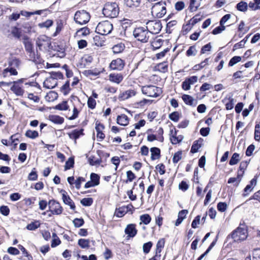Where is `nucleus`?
Returning <instances> with one entry per match:
<instances>
[{
	"instance_id": "1",
	"label": "nucleus",
	"mask_w": 260,
	"mask_h": 260,
	"mask_svg": "<svg viewBox=\"0 0 260 260\" xmlns=\"http://www.w3.org/2000/svg\"><path fill=\"white\" fill-rule=\"evenodd\" d=\"M119 12V7L116 3H107L103 9V13L104 16L111 18L116 17Z\"/></svg>"
},
{
	"instance_id": "2",
	"label": "nucleus",
	"mask_w": 260,
	"mask_h": 260,
	"mask_svg": "<svg viewBox=\"0 0 260 260\" xmlns=\"http://www.w3.org/2000/svg\"><path fill=\"white\" fill-rule=\"evenodd\" d=\"M166 3L165 2H157L152 6L151 13L154 17L162 18L166 14Z\"/></svg>"
},
{
	"instance_id": "3",
	"label": "nucleus",
	"mask_w": 260,
	"mask_h": 260,
	"mask_svg": "<svg viewBox=\"0 0 260 260\" xmlns=\"http://www.w3.org/2000/svg\"><path fill=\"white\" fill-rule=\"evenodd\" d=\"M248 232L245 225L239 226L231 234V237L235 242H240L246 239Z\"/></svg>"
},
{
	"instance_id": "4",
	"label": "nucleus",
	"mask_w": 260,
	"mask_h": 260,
	"mask_svg": "<svg viewBox=\"0 0 260 260\" xmlns=\"http://www.w3.org/2000/svg\"><path fill=\"white\" fill-rule=\"evenodd\" d=\"M133 36L135 39L142 43L147 42L150 37L148 30L143 27L136 28L133 31Z\"/></svg>"
},
{
	"instance_id": "5",
	"label": "nucleus",
	"mask_w": 260,
	"mask_h": 260,
	"mask_svg": "<svg viewBox=\"0 0 260 260\" xmlns=\"http://www.w3.org/2000/svg\"><path fill=\"white\" fill-rule=\"evenodd\" d=\"M62 74L60 72H52L51 76L43 82V86L47 89H52L57 84L58 79H62Z\"/></svg>"
},
{
	"instance_id": "6",
	"label": "nucleus",
	"mask_w": 260,
	"mask_h": 260,
	"mask_svg": "<svg viewBox=\"0 0 260 260\" xmlns=\"http://www.w3.org/2000/svg\"><path fill=\"white\" fill-rule=\"evenodd\" d=\"M113 29L112 24L108 21L100 22L98 24L95 31L102 35H107L110 34Z\"/></svg>"
},
{
	"instance_id": "7",
	"label": "nucleus",
	"mask_w": 260,
	"mask_h": 260,
	"mask_svg": "<svg viewBox=\"0 0 260 260\" xmlns=\"http://www.w3.org/2000/svg\"><path fill=\"white\" fill-rule=\"evenodd\" d=\"M141 91L143 94L150 97H157L161 93V89L153 85L143 86Z\"/></svg>"
},
{
	"instance_id": "8",
	"label": "nucleus",
	"mask_w": 260,
	"mask_h": 260,
	"mask_svg": "<svg viewBox=\"0 0 260 260\" xmlns=\"http://www.w3.org/2000/svg\"><path fill=\"white\" fill-rule=\"evenodd\" d=\"M89 14L85 10H79L76 12L74 20L77 23L83 25L87 23L90 20Z\"/></svg>"
},
{
	"instance_id": "9",
	"label": "nucleus",
	"mask_w": 260,
	"mask_h": 260,
	"mask_svg": "<svg viewBox=\"0 0 260 260\" xmlns=\"http://www.w3.org/2000/svg\"><path fill=\"white\" fill-rule=\"evenodd\" d=\"M23 44L25 46V49L29 56V59L34 62H37L39 57L38 55H36L34 49L33 44L31 41L28 38L24 39Z\"/></svg>"
},
{
	"instance_id": "10",
	"label": "nucleus",
	"mask_w": 260,
	"mask_h": 260,
	"mask_svg": "<svg viewBox=\"0 0 260 260\" xmlns=\"http://www.w3.org/2000/svg\"><path fill=\"white\" fill-rule=\"evenodd\" d=\"M36 44L40 50H47L51 46L49 38L45 35L40 36L37 40Z\"/></svg>"
},
{
	"instance_id": "11",
	"label": "nucleus",
	"mask_w": 260,
	"mask_h": 260,
	"mask_svg": "<svg viewBox=\"0 0 260 260\" xmlns=\"http://www.w3.org/2000/svg\"><path fill=\"white\" fill-rule=\"evenodd\" d=\"M146 27L148 31L152 34H157L159 32L161 29V24L158 21H149L146 24Z\"/></svg>"
},
{
	"instance_id": "12",
	"label": "nucleus",
	"mask_w": 260,
	"mask_h": 260,
	"mask_svg": "<svg viewBox=\"0 0 260 260\" xmlns=\"http://www.w3.org/2000/svg\"><path fill=\"white\" fill-rule=\"evenodd\" d=\"M48 205L49 210L53 214L59 215L61 214L63 209L58 202L54 200H51L49 202Z\"/></svg>"
},
{
	"instance_id": "13",
	"label": "nucleus",
	"mask_w": 260,
	"mask_h": 260,
	"mask_svg": "<svg viewBox=\"0 0 260 260\" xmlns=\"http://www.w3.org/2000/svg\"><path fill=\"white\" fill-rule=\"evenodd\" d=\"M124 65V61L118 58L111 61L110 64V68L113 70L121 71L123 69Z\"/></svg>"
},
{
	"instance_id": "14",
	"label": "nucleus",
	"mask_w": 260,
	"mask_h": 260,
	"mask_svg": "<svg viewBox=\"0 0 260 260\" xmlns=\"http://www.w3.org/2000/svg\"><path fill=\"white\" fill-rule=\"evenodd\" d=\"M198 81V77L196 76H191L186 78L182 83V88L184 90L190 89L191 85L194 84Z\"/></svg>"
},
{
	"instance_id": "15",
	"label": "nucleus",
	"mask_w": 260,
	"mask_h": 260,
	"mask_svg": "<svg viewBox=\"0 0 260 260\" xmlns=\"http://www.w3.org/2000/svg\"><path fill=\"white\" fill-rule=\"evenodd\" d=\"M23 79L18 80L17 81H14L13 82V85L11 88V90L17 95L21 96L24 93V90L22 87L19 85V83H22Z\"/></svg>"
},
{
	"instance_id": "16",
	"label": "nucleus",
	"mask_w": 260,
	"mask_h": 260,
	"mask_svg": "<svg viewBox=\"0 0 260 260\" xmlns=\"http://www.w3.org/2000/svg\"><path fill=\"white\" fill-rule=\"evenodd\" d=\"M228 21V14L225 15L220 21V26L215 28L213 31L212 34L214 35H217L220 34L222 31L225 29V26L224 24Z\"/></svg>"
},
{
	"instance_id": "17",
	"label": "nucleus",
	"mask_w": 260,
	"mask_h": 260,
	"mask_svg": "<svg viewBox=\"0 0 260 260\" xmlns=\"http://www.w3.org/2000/svg\"><path fill=\"white\" fill-rule=\"evenodd\" d=\"M124 232L127 235V238L134 237L137 233L136 225L135 224H128L125 229Z\"/></svg>"
},
{
	"instance_id": "18",
	"label": "nucleus",
	"mask_w": 260,
	"mask_h": 260,
	"mask_svg": "<svg viewBox=\"0 0 260 260\" xmlns=\"http://www.w3.org/2000/svg\"><path fill=\"white\" fill-rule=\"evenodd\" d=\"M137 93L135 89H128L121 93L119 95V99L124 101L135 96Z\"/></svg>"
},
{
	"instance_id": "19",
	"label": "nucleus",
	"mask_w": 260,
	"mask_h": 260,
	"mask_svg": "<svg viewBox=\"0 0 260 260\" xmlns=\"http://www.w3.org/2000/svg\"><path fill=\"white\" fill-rule=\"evenodd\" d=\"M123 77L120 73H112L109 75V80L110 81L119 84L123 80Z\"/></svg>"
},
{
	"instance_id": "20",
	"label": "nucleus",
	"mask_w": 260,
	"mask_h": 260,
	"mask_svg": "<svg viewBox=\"0 0 260 260\" xmlns=\"http://www.w3.org/2000/svg\"><path fill=\"white\" fill-rule=\"evenodd\" d=\"M62 198L63 203L65 204L69 205L71 209L75 210V205L74 203L70 197L67 194V192L63 190L62 191Z\"/></svg>"
},
{
	"instance_id": "21",
	"label": "nucleus",
	"mask_w": 260,
	"mask_h": 260,
	"mask_svg": "<svg viewBox=\"0 0 260 260\" xmlns=\"http://www.w3.org/2000/svg\"><path fill=\"white\" fill-rule=\"evenodd\" d=\"M83 129H76L68 133L69 137L71 139L75 140V143H76V140L78 139L80 136L83 135Z\"/></svg>"
},
{
	"instance_id": "22",
	"label": "nucleus",
	"mask_w": 260,
	"mask_h": 260,
	"mask_svg": "<svg viewBox=\"0 0 260 260\" xmlns=\"http://www.w3.org/2000/svg\"><path fill=\"white\" fill-rule=\"evenodd\" d=\"M151 159L154 160L159 158L160 157V150L158 148L152 147L150 148Z\"/></svg>"
},
{
	"instance_id": "23",
	"label": "nucleus",
	"mask_w": 260,
	"mask_h": 260,
	"mask_svg": "<svg viewBox=\"0 0 260 260\" xmlns=\"http://www.w3.org/2000/svg\"><path fill=\"white\" fill-rule=\"evenodd\" d=\"M128 118L125 114L119 115L117 117V123L121 125H127L128 124Z\"/></svg>"
},
{
	"instance_id": "24",
	"label": "nucleus",
	"mask_w": 260,
	"mask_h": 260,
	"mask_svg": "<svg viewBox=\"0 0 260 260\" xmlns=\"http://www.w3.org/2000/svg\"><path fill=\"white\" fill-rule=\"evenodd\" d=\"M47 11V9L45 10H37L34 12H27L26 11H21L20 12V14L21 15L26 17H29L30 16L32 15H41L43 13V12Z\"/></svg>"
},
{
	"instance_id": "25",
	"label": "nucleus",
	"mask_w": 260,
	"mask_h": 260,
	"mask_svg": "<svg viewBox=\"0 0 260 260\" xmlns=\"http://www.w3.org/2000/svg\"><path fill=\"white\" fill-rule=\"evenodd\" d=\"M58 98V94L54 91H49L45 96V99L46 101L51 102L54 101Z\"/></svg>"
},
{
	"instance_id": "26",
	"label": "nucleus",
	"mask_w": 260,
	"mask_h": 260,
	"mask_svg": "<svg viewBox=\"0 0 260 260\" xmlns=\"http://www.w3.org/2000/svg\"><path fill=\"white\" fill-rule=\"evenodd\" d=\"M182 99L183 100L184 102L188 105L193 106L195 105L194 104V99L190 95L187 94H183L182 96Z\"/></svg>"
},
{
	"instance_id": "27",
	"label": "nucleus",
	"mask_w": 260,
	"mask_h": 260,
	"mask_svg": "<svg viewBox=\"0 0 260 260\" xmlns=\"http://www.w3.org/2000/svg\"><path fill=\"white\" fill-rule=\"evenodd\" d=\"M202 0H190L189 8L191 11H195L201 5Z\"/></svg>"
},
{
	"instance_id": "28",
	"label": "nucleus",
	"mask_w": 260,
	"mask_h": 260,
	"mask_svg": "<svg viewBox=\"0 0 260 260\" xmlns=\"http://www.w3.org/2000/svg\"><path fill=\"white\" fill-rule=\"evenodd\" d=\"M78 244L82 248H88L90 246V240L89 239H80L78 240Z\"/></svg>"
},
{
	"instance_id": "29",
	"label": "nucleus",
	"mask_w": 260,
	"mask_h": 260,
	"mask_svg": "<svg viewBox=\"0 0 260 260\" xmlns=\"http://www.w3.org/2000/svg\"><path fill=\"white\" fill-rule=\"evenodd\" d=\"M141 0H125V4L129 7L135 8L139 6Z\"/></svg>"
},
{
	"instance_id": "30",
	"label": "nucleus",
	"mask_w": 260,
	"mask_h": 260,
	"mask_svg": "<svg viewBox=\"0 0 260 260\" xmlns=\"http://www.w3.org/2000/svg\"><path fill=\"white\" fill-rule=\"evenodd\" d=\"M90 30L87 27H84L79 29L76 32V35L79 37H84L89 35Z\"/></svg>"
},
{
	"instance_id": "31",
	"label": "nucleus",
	"mask_w": 260,
	"mask_h": 260,
	"mask_svg": "<svg viewBox=\"0 0 260 260\" xmlns=\"http://www.w3.org/2000/svg\"><path fill=\"white\" fill-rule=\"evenodd\" d=\"M125 48V46L123 43H119L114 45L113 48V52L114 53H119L121 52Z\"/></svg>"
},
{
	"instance_id": "32",
	"label": "nucleus",
	"mask_w": 260,
	"mask_h": 260,
	"mask_svg": "<svg viewBox=\"0 0 260 260\" xmlns=\"http://www.w3.org/2000/svg\"><path fill=\"white\" fill-rule=\"evenodd\" d=\"M49 119L55 124H61L63 122V118L57 115H52L49 117Z\"/></svg>"
},
{
	"instance_id": "33",
	"label": "nucleus",
	"mask_w": 260,
	"mask_h": 260,
	"mask_svg": "<svg viewBox=\"0 0 260 260\" xmlns=\"http://www.w3.org/2000/svg\"><path fill=\"white\" fill-rule=\"evenodd\" d=\"M236 8L237 10L240 11L245 12L247 10L248 5L247 3L243 1H241L238 4H237Z\"/></svg>"
},
{
	"instance_id": "34",
	"label": "nucleus",
	"mask_w": 260,
	"mask_h": 260,
	"mask_svg": "<svg viewBox=\"0 0 260 260\" xmlns=\"http://www.w3.org/2000/svg\"><path fill=\"white\" fill-rule=\"evenodd\" d=\"M10 73L11 75H17L18 74L17 71L16 69L13 68H7L5 69L3 73V75L4 77H6L8 75V73Z\"/></svg>"
},
{
	"instance_id": "35",
	"label": "nucleus",
	"mask_w": 260,
	"mask_h": 260,
	"mask_svg": "<svg viewBox=\"0 0 260 260\" xmlns=\"http://www.w3.org/2000/svg\"><path fill=\"white\" fill-rule=\"evenodd\" d=\"M40 226V223L39 221L36 220L28 224L26 226V229L29 231H34L39 228Z\"/></svg>"
},
{
	"instance_id": "36",
	"label": "nucleus",
	"mask_w": 260,
	"mask_h": 260,
	"mask_svg": "<svg viewBox=\"0 0 260 260\" xmlns=\"http://www.w3.org/2000/svg\"><path fill=\"white\" fill-rule=\"evenodd\" d=\"M25 136L30 139H35L39 136L38 132L36 131L27 130L25 134Z\"/></svg>"
},
{
	"instance_id": "37",
	"label": "nucleus",
	"mask_w": 260,
	"mask_h": 260,
	"mask_svg": "<svg viewBox=\"0 0 260 260\" xmlns=\"http://www.w3.org/2000/svg\"><path fill=\"white\" fill-rule=\"evenodd\" d=\"M141 222L140 224L143 223L145 224H148L150 223L151 220L150 216L148 214H145L140 216Z\"/></svg>"
},
{
	"instance_id": "38",
	"label": "nucleus",
	"mask_w": 260,
	"mask_h": 260,
	"mask_svg": "<svg viewBox=\"0 0 260 260\" xmlns=\"http://www.w3.org/2000/svg\"><path fill=\"white\" fill-rule=\"evenodd\" d=\"M240 160V155L237 153H234L230 161L229 164L231 165H234L237 164Z\"/></svg>"
},
{
	"instance_id": "39",
	"label": "nucleus",
	"mask_w": 260,
	"mask_h": 260,
	"mask_svg": "<svg viewBox=\"0 0 260 260\" xmlns=\"http://www.w3.org/2000/svg\"><path fill=\"white\" fill-rule=\"evenodd\" d=\"M165 245V240L164 239H161L156 244V252L160 253L161 251V248L164 247Z\"/></svg>"
},
{
	"instance_id": "40",
	"label": "nucleus",
	"mask_w": 260,
	"mask_h": 260,
	"mask_svg": "<svg viewBox=\"0 0 260 260\" xmlns=\"http://www.w3.org/2000/svg\"><path fill=\"white\" fill-rule=\"evenodd\" d=\"M242 176L238 174L237 177H232L229 179V183H235V185L237 186L241 180Z\"/></svg>"
},
{
	"instance_id": "41",
	"label": "nucleus",
	"mask_w": 260,
	"mask_h": 260,
	"mask_svg": "<svg viewBox=\"0 0 260 260\" xmlns=\"http://www.w3.org/2000/svg\"><path fill=\"white\" fill-rule=\"evenodd\" d=\"M69 106L67 101H63L61 103L55 106V109L59 110H66L68 109Z\"/></svg>"
},
{
	"instance_id": "42",
	"label": "nucleus",
	"mask_w": 260,
	"mask_h": 260,
	"mask_svg": "<svg viewBox=\"0 0 260 260\" xmlns=\"http://www.w3.org/2000/svg\"><path fill=\"white\" fill-rule=\"evenodd\" d=\"M81 204L84 206H90L93 203V200L92 198H83L80 201Z\"/></svg>"
},
{
	"instance_id": "43",
	"label": "nucleus",
	"mask_w": 260,
	"mask_h": 260,
	"mask_svg": "<svg viewBox=\"0 0 260 260\" xmlns=\"http://www.w3.org/2000/svg\"><path fill=\"white\" fill-rule=\"evenodd\" d=\"M74 164V159L73 157H70L66 161L64 166V170H67L72 168Z\"/></svg>"
},
{
	"instance_id": "44",
	"label": "nucleus",
	"mask_w": 260,
	"mask_h": 260,
	"mask_svg": "<svg viewBox=\"0 0 260 260\" xmlns=\"http://www.w3.org/2000/svg\"><path fill=\"white\" fill-rule=\"evenodd\" d=\"M162 44L163 41L160 39H158L152 42L151 45L153 48L156 49L160 48Z\"/></svg>"
},
{
	"instance_id": "45",
	"label": "nucleus",
	"mask_w": 260,
	"mask_h": 260,
	"mask_svg": "<svg viewBox=\"0 0 260 260\" xmlns=\"http://www.w3.org/2000/svg\"><path fill=\"white\" fill-rule=\"evenodd\" d=\"M152 246V243L151 242H148L146 243H144L143 246V252L145 253H149Z\"/></svg>"
},
{
	"instance_id": "46",
	"label": "nucleus",
	"mask_w": 260,
	"mask_h": 260,
	"mask_svg": "<svg viewBox=\"0 0 260 260\" xmlns=\"http://www.w3.org/2000/svg\"><path fill=\"white\" fill-rule=\"evenodd\" d=\"M90 179L91 181L94 183L95 186L99 184L100 177L98 174L91 173L90 175Z\"/></svg>"
},
{
	"instance_id": "47",
	"label": "nucleus",
	"mask_w": 260,
	"mask_h": 260,
	"mask_svg": "<svg viewBox=\"0 0 260 260\" xmlns=\"http://www.w3.org/2000/svg\"><path fill=\"white\" fill-rule=\"evenodd\" d=\"M241 60V57L239 56H235L232 58L229 62V66H233L237 63L240 62Z\"/></svg>"
},
{
	"instance_id": "48",
	"label": "nucleus",
	"mask_w": 260,
	"mask_h": 260,
	"mask_svg": "<svg viewBox=\"0 0 260 260\" xmlns=\"http://www.w3.org/2000/svg\"><path fill=\"white\" fill-rule=\"evenodd\" d=\"M70 83L69 81H68L66 83L62 86L61 88V91L63 93V94H67L70 91Z\"/></svg>"
},
{
	"instance_id": "49",
	"label": "nucleus",
	"mask_w": 260,
	"mask_h": 260,
	"mask_svg": "<svg viewBox=\"0 0 260 260\" xmlns=\"http://www.w3.org/2000/svg\"><path fill=\"white\" fill-rule=\"evenodd\" d=\"M87 105L90 109H93L96 106V101L92 97H89L87 101Z\"/></svg>"
},
{
	"instance_id": "50",
	"label": "nucleus",
	"mask_w": 260,
	"mask_h": 260,
	"mask_svg": "<svg viewBox=\"0 0 260 260\" xmlns=\"http://www.w3.org/2000/svg\"><path fill=\"white\" fill-rule=\"evenodd\" d=\"M169 118L174 122H177L179 119V114L178 112H174L169 115Z\"/></svg>"
},
{
	"instance_id": "51",
	"label": "nucleus",
	"mask_w": 260,
	"mask_h": 260,
	"mask_svg": "<svg viewBox=\"0 0 260 260\" xmlns=\"http://www.w3.org/2000/svg\"><path fill=\"white\" fill-rule=\"evenodd\" d=\"M201 147V144H199L197 141H196L192 145L190 151L193 153H196Z\"/></svg>"
},
{
	"instance_id": "52",
	"label": "nucleus",
	"mask_w": 260,
	"mask_h": 260,
	"mask_svg": "<svg viewBox=\"0 0 260 260\" xmlns=\"http://www.w3.org/2000/svg\"><path fill=\"white\" fill-rule=\"evenodd\" d=\"M0 212L4 216H8L10 213V209L7 206H2L0 207Z\"/></svg>"
},
{
	"instance_id": "53",
	"label": "nucleus",
	"mask_w": 260,
	"mask_h": 260,
	"mask_svg": "<svg viewBox=\"0 0 260 260\" xmlns=\"http://www.w3.org/2000/svg\"><path fill=\"white\" fill-rule=\"evenodd\" d=\"M73 222L76 228L81 226L84 223V220L82 218H75Z\"/></svg>"
},
{
	"instance_id": "54",
	"label": "nucleus",
	"mask_w": 260,
	"mask_h": 260,
	"mask_svg": "<svg viewBox=\"0 0 260 260\" xmlns=\"http://www.w3.org/2000/svg\"><path fill=\"white\" fill-rule=\"evenodd\" d=\"M35 169H34L29 174L28 176V179L29 180L35 181L38 178V175L37 172L35 171Z\"/></svg>"
},
{
	"instance_id": "55",
	"label": "nucleus",
	"mask_w": 260,
	"mask_h": 260,
	"mask_svg": "<svg viewBox=\"0 0 260 260\" xmlns=\"http://www.w3.org/2000/svg\"><path fill=\"white\" fill-rule=\"evenodd\" d=\"M182 152L178 151L176 152L173 157V161L174 163H177L181 159Z\"/></svg>"
},
{
	"instance_id": "56",
	"label": "nucleus",
	"mask_w": 260,
	"mask_h": 260,
	"mask_svg": "<svg viewBox=\"0 0 260 260\" xmlns=\"http://www.w3.org/2000/svg\"><path fill=\"white\" fill-rule=\"evenodd\" d=\"M197 53L196 47L193 46H190L186 51V55L188 56L195 55Z\"/></svg>"
},
{
	"instance_id": "57",
	"label": "nucleus",
	"mask_w": 260,
	"mask_h": 260,
	"mask_svg": "<svg viewBox=\"0 0 260 260\" xmlns=\"http://www.w3.org/2000/svg\"><path fill=\"white\" fill-rule=\"evenodd\" d=\"M253 260H260V248L254 249L253 252Z\"/></svg>"
},
{
	"instance_id": "58",
	"label": "nucleus",
	"mask_w": 260,
	"mask_h": 260,
	"mask_svg": "<svg viewBox=\"0 0 260 260\" xmlns=\"http://www.w3.org/2000/svg\"><path fill=\"white\" fill-rule=\"evenodd\" d=\"M227 205L225 203L220 202L217 204V209L219 211L224 212L226 210Z\"/></svg>"
},
{
	"instance_id": "59",
	"label": "nucleus",
	"mask_w": 260,
	"mask_h": 260,
	"mask_svg": "<svg viewBox=\"0 0 260 260\" xmlns=\"http://www.w3.org/2000/svg\"><path fill=\"white\" fill-rule=\"evenodd\" d=\"M125 213V211L124 209L123 208H119L118 209H116L115 211V215L119 217H122Z\"/></svg>"
},
{
	"instance_id": "60",
	"label": "nucleus",
	"mask_w": 260,
	"mask_h": 260,
	"mask_svg": "<svg viewBox=\"0 0 260 260\" xmlns=\"http://www.w3.org/2000/svg\"><path fill=\"white\" fill-rule=\"evenodd\" d=\"M156 169L160 175H163L165 173V167L162 164L157 165L156 166Z\"/></svg>"
},
{
	"instance_id": "61",
	"label": "nucleus",
	"mask_w": 260,
	"mask_h": 260,
	"mask_svg": "<svg viewBox=\"0 0 260 260\" xmlns=\"http://www.w3.org/2000/svg\"><path fill=\"white\" fill-rule=\"evenodd\" d=\"M201 216L200 215L197 216L191 223V226L192 228L196 229L197 228L198 225L200 223Z\"/></svg>"
},
{
	"instance_id": "62",
	"label": "nucleus",
	"mask_w": 260,
	"mask_h": 260,
	"mask_svg": "<svg viewBox=\"0 0 260 260\" xmlns=\"http://www.w3.org/2000/svg\"><path fill=\"white\" fill-rule=\"evenodd\" d=\"M245 24L243 21H241L238 27V29L239 31L242 32L243 34L247 32L249 30L248 27H244Z\"/></svg>"
},
{
	"instance_id": "63",
	"label": "nucleus",
	"mask_w": 260,
	"mask_h": 260,
	"mask_svg": "<svg viewBox=\"0 0 260 260\" xmlns=\"http://www.w3.org/2000/svg\"><path fill=\"white\" fill-rule=\"evenodd\" d=\"M255 149V146L253 144L250 145L246 149V155L248 156H250L252 155L253 151Z\"/></svg>"
},
{
	"instance_id": "64",
	"label": "nucleus",
	"mask_w": 260,
	"mask_h": 260,
	"mask_svg": "<svg viewBox=\"0 0 260 260\" xmlns=\"http://www.w3.org/2000/svg\"><path fill=\"white\" fill-rule=\"evenodd\" d=\"M253 187L251 186V185L249 184L247 185L244 189V192L243 194V196H247L253 190Z\"/></svg>"
}]
</instances>
